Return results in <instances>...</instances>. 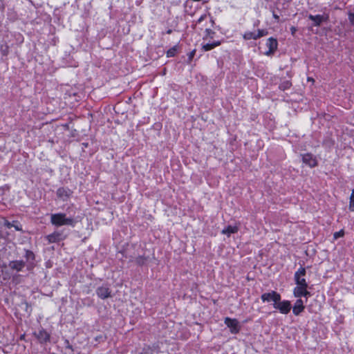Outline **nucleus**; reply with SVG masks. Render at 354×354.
<instances>
[{
	"label": "nucleus",
	"instance_id": "nucleus-1",
	"mask_svg": "<svg viewBox=\"0 0 354 354\" xmlns=\"http://www.w3.org/2000/svg\"><path fill=\"white\" fill-rule=\"evenodd\" d=\"M50 223L55 227L63 225L74 227L76 224V221L72 217H67L65 213H56L51 214Z\"/></svg>",
	"mask_w": 354,
	"mask_h": 354
},
{
	"label": "nucleus",
	"instance_id": "nucleus-2",
	"mask_svg": "<svg viewBox=\"0 0 354 354\" xmlns=\"http://www.w3.org/2000/svg\"><path fill=\"white\" fill-rule=\"evenodd\" d=\"M306 274V268L304 267H300L295 273L294 279L296 285L298 286H307L308 283L306 279H305V276Z\"/></svg>",
	"mask_w": 354,
	"mask_h": 354
},
{
	"label": "nucleus",
	"instance_id": "nucleus-3",
	"mask_svg": "<svg viewBox=\"0 0 354 354\" xmlns=\"http://www.w3.org/2000/svg\"><path fill=\"white\" fill-rule=\"evenodd\" d=\"M268 32L266 29H259L257 32L246 31L243 35L245 40L258 39L262 37L266 36Z\"/></svg>",
	"mask_w": 354,
	"mask_h": 354
},
{
	"label": "nucleus",
	"instance_id": "nucleus-4",
	"mask_svg": "<svg viewBox=\"0 0 354 354\" xmlns=\"http://www.w3.org/2000/svg\"><path fill=\"white\" fill-rule=\"evenodd\" d=\"M273 307L284 315L289 313L292 308L291 303L288 300L277 301L276 304H273Z\"/></svg>",
	"mask_w": 354,
	"mask_h": 354
},
{
	"label": "nucleus",
	"instance_id": "nucleus-5",
	"mask_svg": "<svg viewBox=\"0 0 354 354\" xmlns=\"http://www.w3.org/2000/svg\"><path fill=\"white\" fill-rule=\"evenodd\" d=\"M281 298V295L274 290H272L269 292H265L261 296V299L263 302L273 301V304H276L277 301H279Z\"/></svg>",
	"mask_w": 354,
	"mask_h": 354
},
{
	"label": "nucleus",
	"instance_id": "nucleus-6",
	"mask_svg": "<svg viewBox=\"0 0 354 354\" xmlns=\"http://www.w3.org/2000/svg\"><path fill=\"white\" fill-rule=\"evenodd\" d=\"M224 323L228 328H230L231 333L237 334L239 333L241 326L236 319L225 317L224 319Z\"/></svg>",
	"mask_w": 354,
	"mask_h": 354
},
{
	"label": "nucleus",
	"instance_id": "nucleus-7",
	"mask_svg": "<svg viewBox=\"0 0 354 354\" xmlns=\"http://www.w3.org/2000/svg\"><path fill=\"white\" fill-rule=\"evenodd\" d=\"M26 265V269L29 271L32 270L35 267V255L34 252L29 250H25Z\"/></svg>",
	"mask_w": 354,
	"mask_h": 354
},
{
	"label": "nucleus",
	"instance_id": "nucleus-8",
	"mask_svg": "<svg viewBox=\"0 0 354 354\" xmlns=\"http://www.w3.org/2000/svg\"><path fill=\"white\" fill-rule=\"evenodd\" d=\"M34 335L36 337L37 340L41 344H46L48 342H50V335L48 332H47L45 329L43 328H41L38 330V331H35L34 333Z\"/></svg>",
	"mask_w": 354,
	"mask_h": 354
},
{
	"label": "nucleus",
	"instance_id": "nucleus-9",
	"mask_svg": "<svg viewBox=\"0 0 354 354\" xmlns=\"http://www.w3.org/2000/svg\"><path fill=\"white\" fill-rule=\"evenodd\" d=\"M302 162L310 168L315 167L317 165L316 157L309 153L302 155Z\"/></svg>",
	"mask_w": 354,
	"mask_h": 354
},
{
	"label": "nucleus",
	"instance_id": "nucleus-10",
	"mask_svg": "<svg viewBox=\"0 0 354 354\" xmlns=\"http://www.w3.org/2000/svg\"><path fill=\"white\" fill-rule=\"evenodd\" d=\"M66 236L64 235L61 231H55L46 236V239L49 243H57L65 239Z\"/></svg>",
	"mask_w": 354,
	"mask_h": 354
},
{
	"label": "nucleus",
	"instance_id": "nucleus-11",
	"mask_svg": "<svg viewBox=\"0 0 354 354\" xmlns=\"http://www.w3.org/2000/svg\"><path fill=\"white\" fill-rule=\"evenodd\" d=\"M209 20V21L211 24V26L214 27L215 25V21L213 18V17L211 15L209 12H205L196 21H194L193 26L194 28H196L198 25H200L202 22L204 21Z\"/></svg>",
	"mask_w": 354,
	"mask_h": 354
},
{
	"label": "nucleus",
	"instance_id": "nucleus-12",
	"mask_svg": "<svg viewBox=\"0 0 354 354\" xmlns=\"http://www.w3.org/2000/svg\"><path fill=\"white\" fill-rule=\"evenodd\" d=\"M56 194L59 198L66 201L73 194V191L68 187H62L57 189Z\"/></svg>",
	"mask_w": 354,
	"mask_h": 354
},
{
	"label": "nucleus",
	"instance_id": "nucleus-13",
	"mask_svg": "<svg viewBox=\"0 0 354 354\" xmlns=\"http://www.w3.org/2000/svg\"><path fill=\"white\" fill-rule=\"evenodd\" d=\"M308 18L313 22L314 26H319L322 22L327 21L328 20V15L326 14L317 15H310Z\"/></svg>",
	"mask_w": 354,
	"mask_h": 354
},
{
	"label": "nucleus",
	"instance_id": "nucleus-14",
	"mask_svg": "<svg viewBox=\"0 0 354 354\" xmlns=\"http://www.w3.org/2000/svg\"><path fill=\"white\" fill-rule=\"evenodd\" d=\"M266 46L268 48V50L265 53L266 55H270L274 53L277 49L278 43L276 39L270 37L268 39Z\"/></svg>",
	"mask_w": 354,
	"mask_h": 354
},
{
	"label": "nucleus",
	"instance_id": "nucleus-15",
	"mask_svg": "<svg viewBox=\"0 0 354 354\" xmlns=\"http://www.w3.org/2000/svg\"><path fill=\"white\" fill-rule=\"evenodd\" d=\"M9 268L12 270H15L17 272L22 271L24 267H26L25 261L23 260H15L10 261Z\"/></svg>",
	"mask_w": 354,
	"mask_h": 354
},
{
	"label": "nucleus",
	"instance_id": "nucleus-16",
	"mask_svg": "<svg viewBox=\"0 0 354 354\" xmlns=\"http://www.w3.org/2000/svg\"><path fill=\"white\" fill-rule=\"evenodd\" d=\"M305 309L304 301L301 299H297L292 308V313L295 316L299 315Z\"/></svg>",
	"mask_w": 354,
	"mask_h": 354
},
{
	"label": "nucleus",
	"instance_id": "nucleus-17",
	"mask_svg": "<svg viewBox=\"0 0 354 354\" xmlns=\"http://www.w3.org/2000/svg\"><path fill=\"white\" fill-rule=\"evenodd\" d=\"M96 294L100 298L105 299L111 297V290L106 286H101L97 288Z\"/></svg>",
	"mask_w": 354,
	"mask_h": 354
},
{
	"label": "nucleus",
	"instance_id": "nucleus-18",
	"mask_svg": "<svg viewBox=\"0 0 354 354\" xmlns=\"http://www.w3.org/2000/svg\"><path fill=\"white\" fill-rule=\"evenodd\" d=\"M221 44V41H214L211 43L202 44V50L204 51H209L213 48L220 46Z\"/></svg>",
	"mask_w": 354,
	"mask_h": 354
},
{
	"label": "nucleus",
	"instance_id": "nucleus-19",
	"mask_svg": "<svg viewBox=\"0 0 354 354\" xmlns=\"http://www.w3.org/2000/svg\"><path fill=\"white\" fill-rule=\"evenodd\" d=\"M239 231V227L238 226H232V225H227L226 227L222 230L221 233L223 234L227 235L228 237L230 236L232 234H235Z\"/></svg>",
	"mask_w": 354,
	"mask_h": 354
},
{
	"label": "nucleus",
	"instance_id": "nucleus-20",
	"mask_svg": "<svg viewBox=\"0 0 354 354\" xmlns=\"http://www.w3.org/2000/svg\"><path fill=\"white\" fill-rule=\"evenodd\" d=\"M308 286H302L297 285L293 289V295L295 296V297L301 299L304 290H306V288H308Z\"/></svg>",
	"mask_w": 354,
	"mask_h": 354
},
{
	"label": "nucleus",
	"instance_id": "nucleus-21",
	"mask_svg": "<svg viewBox=\"0 0 354 354\" xmlns=\"http://www.w3.org/2000/svg\"><path fill=\"white\" fill-rule=\"evenodd\" d=\"M4 225L9 229L11 227H14L17 231L22 230L21 225L17 221H13L12 222L6 221L4 223Z\"/></svg>",
	"mask_w": 354,
	"mask_h": 354
},
{
	"label": "nucleus",
	"instance_id": "nucleus-22",
	"mask_svg": "<svg viewBox=\"0 0 354 354\" xmlns=\"http://www.w3.org/2000/svg\"><path fill=\"white\" fill-rule=\"evenodd\" d=\"M216 32L210 28H205L204 35L203 36V41H209L212 39Z\"/></svg>",
	"mask_w": 354,
	"mask_h": 354
},
{
	"label": "nucleus",
	"instance_id": "nucleus-23",
	"mask_svg": "<svg viewBox=\"0 0 354 354\" xmlns=\"http://www.w3.org/2000/svg\"><path fill=\"white\" fill-rule=\"evenodd\" d=\"M176 52H177V46H173L172 48H169L167 51V57H174L176 54Z\"/></svg>",
	"mask_w": 354,
	"mask_h": 354
},
{
	"label": "nucleus",
	"instance_id": "nucleus-24",
	"mask_svg": "<svg viewBox=\"0 0 354 354\" xmlns=\"http://www.w3.org/2000/svg\"><path fill=\"white\" fill-rule=\"evenodd\" d=\"M349 209L354 212V189H353L350 196Z\"/></svg>",
	"mask_w": 354,
	"mask_h": 354
},
{
	"label": "nucleus",
	"instance_id": "nucleus-25",
	"mask_svg": "<svg viewBox=\"0 0 354 354\" xmlns=\"http://www.w3.org/2000/svg\"><path fill=\"white\" fill-rule=\"evenodd\" d=\"M291 86V83L289 81H286L279 85L281 90H286Z\"/></svg>",
	"mask_w": 354,
	"mask_h": 354
},
{
	"label": "nucleus",
	"instance_id": "nucleus-26",
	"mask_svg": "<svg viewBox=\"0 0 354 354\" xmlns=\"http://www.w3.org/2000/svg\"><path fill=\"white\" fill-rule=\"evenodd\" d=\"M344 236V231L343 230H341L338 232H336L333 234V239L335 240H337V239L340 237H343Z\"/></svg>",
	"mask_w": 354,
	"mask_h": 354
},
{
	"label": "nucleus",
	"instance_id": "nucleus-27",
	"mask_svg": "<svg viewBox=\"0 0 354 354\" xmlns=\"http://www.w3.org/2000/svg\"><path fill=\"white\" fill-rule=\"evenodd\" d=\"M311 296L310 292L308 290V288H306L304 290L302 297H304L306 298V301H307L308 298Z\"/></svg>",
	"mask_w": 354,
	"mask_h": 354
},
{
	"label": "nucleus",
	"instance_id": "nucleus-28",
	"mask_svg": "<svg viewBox=\"0 0 354 354\" xmlns=\"http://www.w3.org/2000/svg\"><path fill=\"white\" fill-rule=\"evenodd\" d=\"M348 19H349L350 22L351 23V24L353 26H354V13H350L348 15Z\"/></svg>",
	"mask_w": 354,
	"mask_h": 354
},
{
	"label": "nucleus",
	"instance_id": "nucleus-29",
	"mask_svg": "<svg viewBox=\"0 0 354 354\" xmlns=\"http://www.w3.org/2000/svg\"><path fill=\"white\" fill-rule=\"evenodd\" d=\"M195 53H196L195 50H194L189 53V54L188 55V58H189V61H191L192 59V58L194 57V56L195 55Z\"/></svg>",
	"mask_w": 354,
	"mask_h": 354
},
{
	"label": "nucleus",
	"instance_id": "nucleus-30",
	"mask_svg": "<svg viewBox=\"0 0 354 354\" xmlns=\"http://www.w3.org/2000/svg\"><path fill=\"white\" fill-rule=\"evenodd\" d=\"M66 342H67V344H68L66 347H67V348H70V349H73L72 346H71V345L69 344L68 341H66Z\"/></svg>",
	"mask_w": 354,
	"mask_h": 354
},
{
	"label": "nucleus",
	"instance_id": "nucleus-31",
	"mask_svg": "<svg viewBox=\"0 0 354 354\" xmlns=\"http://www.w3.org/2000/svg\"><path fill=\"white\" fill-rule=\"evenodd\" d=\"M172 32V30L169 29L167 30V34H171Z\"/></svg>",
	"mask_w": 354,
	"mask_h": 354
},
{
	"label": "nucleus",
	"instance_id": "nucleus-32",
	"mask_svg": "<svg viewBox=\"0 0 354 354\" xmlns=\"http://www.w3.org/2000/svg\"><path fill=\"white\" fill-rule=\"evenodd\" d=\"M291 30H292V34H293V33H294V32L295 31V28H291Z\"/></svg>",
	"mask_w": 354,
	"mask_h": 354
},
{
	"label": "nucleus",
	"instance_id": "nucleus-33",
	"mask_svg": "<svg viewBox=\"0 0 354 354\" xmlns=\"http://www.w3.org/2000/svg\"><path fill=\"white\" fill-rule=\"evenodd\" d=\"M274 17L275 18H279V17H278V16H277V15H274Z\"/></svg>",
	"mask_w": 354,
	"mask_h": 354
},
{
	"label": "nucleus",
	"instance_id": "nucleus-34",
	"mask_svg": "<svg viewBox=\"0 0 354 354\" xmlns=\"http://www.w3.org/2000/svg\"><path fill=\"white\" fill-rule=\"evenodd\" d=\"M1 3V0H0V3Z\"/></svg>",
	"mask_w": 354,
	"mask_h": 354
}]
</instances>
